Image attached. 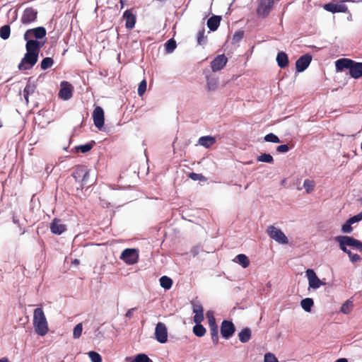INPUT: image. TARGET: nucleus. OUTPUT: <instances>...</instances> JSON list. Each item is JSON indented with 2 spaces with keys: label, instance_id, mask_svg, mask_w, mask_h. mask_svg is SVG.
Here are the masks:
<instances>
[{
  "label": "nucleus",
  "instance_id": "f257e3e1",
  "mask_svg": "<svg viewBox=\"0 0 362 362\" xmlns=\"http://www.w3.org/2000/svg\"><path fill=\"white\" fill-rule=\"evenodd\" d=\"M33 325L35 332L40 336H45L48 332V324L42 308H37L33 313Z\"/></svg>",
  "mask_w": 362,
  "mask_h": 362
},
{
  "label": "nucleus",
  "instance_id": "f03ea898",
  "mask_svg": "<svg viewBox=\"0 0 362 362\" xmlns=\"http://www.w3.org/2000/svg\"><path fill=\"white\" fill-rule=\"evenodd\" d=\"M267 233L270 238L281 245H286L288 243V239L284 233L274 226H270L267 229Z\"/></svg>",
  "mask_w": 362,
  "mask_h": 362
},
{
  "label": "nucleus",
  "instance_id": "7ed1b4c3",
  "mask_svg": "<svg viewBox=\"0 0 362 362\" xmlns=\"http://www.w3.org/2000/svg\"><path fill=\"white\" fill-rule=\"evenodd\" d=\"M139 257V250L135 248H127L120 255V259L128 265H133L137 263Z\"/></svg>",
  "mask_w": 362,
  "mask_h": 362
},
{
  "label": "nucleus",
  "instance_id": "20e7f679",
  "mask_svg": "<svg viewBox=\"0 0 362 362\" xmlns=\"http://www.w3.org/2000/svg\"><path fill=\"white\" fill-rule=\"evenodd\" d=\"M38 54L27 52L18 65L20 70H27L32 68L37 62Z\"/></svg>",
  "mask_w": 362,
  "mask_h": 362
},
{
  "label": "nucleus",
  "instance_id": "39448f33",
  "mask_svg": "<svg viewBox=\"0 0 362 362\" xmlns=\"http://www.w3.org/2000/svg\"><path fill=\"white\" fill-rule=\"evenodd\" d=\"M305 276L310 288L315 290L325 285V283L318 278L315 272L312 269H308L305 271Z\"/></svg>",
  "mask_w": 362,
  "mask_h": 362
},
{
  "label": "nucleus",
  "instance_id": "423d86ee",
  "mask_svg": "<svg viewBox=\"0 0 362 362\" xmlns=\"http://www.w3.org/2000/svg\"><path fill=\"white\" fill-rule=\"evenodd\" d=\"M155 337L156 340L161 344H164L168 341V330L164 323L158 322L156 325Z\"/></svg>",
  "mask_w": 362,
  "mask_h": 362
},
{
  "label": "nucleus",
  "instance_id": "0eeeda50",
  "mask_svg": "<svg viewBox=\"0 0 362 362\" xmlns=\"http://www.w3.org/2000/svg\"><path fill=\"white\" fill-rule=\"evenodd\" d=\"M89 175L90 171L87 170L84 167H79L76 169L75 171L74 176L76 179L80 178L82 177V185H92L94 182V178H93L90 181H89Z\"/></svg>",
  "mask_w": 362,
  "mask_h": 362
},
{
  "label": "nucleus",
  "instance_id": "6e6552de",
  "mask_svg": "<svg viewBox=\"0 0 362 362\" xmlns=\"http://www.w3.org/2000/svg\"><path fill=\"white\" fill-rule=\"evenodd\" d=\"M93 119L95 126L98 129H101L105 122L104 111L101 107L98 106L94 109L93 112Z\"/></svg>",
  "mask_w": 362,
  "mask_h": 362
},
{
  "label": "nucleus",
  "instance_id": "1a4fd4ad",
  "mask_svg": "<svg viewBox=\"0 0 362 362\" xmlns=\"http://www.w3.org/2000/svg\"><path fill=\"white\" fill-rule=\"evenodd\" d=\"M46 35V30L43 27H37L33 29L28 30L24 34V39L35 37L36 39H42Z\"/></svg>",
  "mask_w": 362,
  "mask_h": 362
},
{
  "label": "nucleus",
  "instance_id": "9d476101",
  "mask_svg": "<svg viewBox=\"0 0 362 362\" xmlns=\"http://www.w3.org/2000/svg\"><path fill=\"white\" fill-rule=\"evenodd\" d=\"M73 87L72 86L66 81H63L60 85V90L59 93V95L60 98L66 100L71 98L72 96Z\"/></svg>",
  "mask_w": 362,
  "mask_h": 362
},
{
  "label": "nucleus",
  "instance_id": "9b49d317",
  "mask_svg": "<svg viewBox=\"0 0 362 362\" xmlns=\"http://www.w3.org/2000/svg\"><path fill=\"white\" fill-rule=\"evenodd\" d=\"M228 59L224 54L217 56L211 63V69L216 72L222 69L226 64Z\"/></svg>",
  "mask_w": 362,
  "mask_h": 362
},
{
  "label": "nucleus",
  "instance_id": "f8f14e48",
  "mask_svg": "<svg viewBox=\"0 0 362 362\" xmlns=\"http://www.w3.org/2000/svg\"><path fill=\"white\" fill-rule=\"evenodd\" d=\"M37 12L33 8H26L21 17V22L23 24H29L33 22L37 18Z\"/></svg>",
  "mask_w": 362,
  "mask_h": 362
},
{
  "label": "nucleus",
  "instance_id": "ddd939ff",
  "mask_svg": "<svg viewBox=\"0 0 362 362\" xmlns=\"http://www.w3.org/2000/svg\"><path fill=\"white\" fill-rule=\"evenodd\" d=\"M312 57L309 54L300 57L296 62V71L302 72L305 71L310 64Z\"/></svg>",
  "mask_w": 362,
  "mask_h": 362
},
{
  "label": "nucleus",
  "instance_id": "4468645a",
  "mask_svg": "<svg viewBox=\"0 0 362 362\" xmlns=\"http://www.w3.org/2000/svg\"><path fill=\"white\" fill-rule=\"evenodd\" d=\"M274 0H261L260 4L257 8V13L262 17L266 16L273 5Z\"/></svg>",
  "mask_w": 362,
  "mask_h": 362
},
{
  "label": "nucleus",
  "instance_id": "2eb2a0df",
  "mask_svg": "<svg viewBox=\"0 0 362 362\" xmlns=\"http://www.w3.org/2000/svg\"><path fill=\"white\" fill-rule=\"evenodd\" d=\"M235 332V327L231 322L224 320L221 327V333L223 338L228 339Z\"/></svg>",
  "mask_w": 362,
  "mask_h": 362
},
{
  "label": "nucleus",
  "instance_id": "dca6fc26",
  "mask_svg": "<svg viewBox=\"0 0 362 362\" xmlns=\"http://www.w3.org/2000/svg\"><path fill=\"white\" fill-rule=\"evenodd\" d=\"M25 40L27 41L25 45L26 51L38 54L39 50L43 45V43L32 38L25 39Z\"/></svg>",
  "mask_w": 362,
  "mask_h": 362
},
{
  "label": "nucleus",
  "instance_id": "f3484780",
  "mask_svg": "<svg viewBox=\"0 0 362 362\" xmlns=\"http://www.w3.org/2000/svg\"><path fill=\"white\" fill-rule=\"evenodd\" d=\"M324 9L332 13H345L347 11V6L341 4H327L324 5Z\"/></svg>",
  "mask_w": 362,
  "mask_h": 362
},
{
  "label": "nucleus",
  "instance_id": "a211bd4d",
  "mask_svg": "<svg viewBox=\"0 0 362 362\" xmlns=\"http://www.w3.org/2000/svg\"><path fill=\"white\" fill-rule=\"evenodd\" d=\"M51 232L56 235H60L66 230V227L60 220L54 219L50 225Z\"/></svg>",
  "mask_w": 362,
  "mask_h": 362
},
{
  "label": "nucleus",
  "instance_id": "6ab92c4d",
  "mask_svg": "<svg viewBox=\"0 0 362 362\" xmlns=\"http://www.w3.org/2000/svg\"><path fill=\"white\" fill-rule=\"evenodd\" d=\"M193 313L194 314V322L196 324L201 323L204 320L203 307L200 304L194 303L193 304Z\"/></svg>",
  "mask_w": 362,
  "mask_h": 362
},
{
  "label": "nucleus",
  "instance_id": "aec40b11",
  "mask_svg": "<svg viewBox=\"0 0 362 362\" xmlns=\"http://www.w3.org/2000/svg\"><path fill=\"white\" fill-rule=\"evenodd\" d=\"M123 18L125 20V25L127 28L132 29L134 27L136 16L131 11H126L123 14Z\"/></svg>",
  "mask_w": 362,
  "mask_h": 362
},
{
  "label": "nucleus",
  "instance_id": "412c9836",
  "mask_svg": "<svg viewBox=\"0 0 362 362\" xmlns=\"http://www.w3.org/2000/svg\"><path fill=\"white\" fill-rule=\"evenodd\" d=\"M353 61L349 59H339L335 62L336 71L337 72L343 71L344 69H350Z\"/></svg>",
  "mask_w": 362,
  "mask_h": 362
},
{
  "label": "nucleus",
  "instance_id": "4be33fe9",
  "mask_svg": "<svg viewBox=\"0 0 362 362\" xmlns=\"http://www.w3.org/2000/svg\"><path fill=\"white\" fill-rule=\"evenodd\" d=\"M349 74L351 77L358 78L362 76V63L354 62L351 65Z\"/></svg>",
  "mask_w": 362,
  "mask_h": 362
},
{
  "label": "nucleus",
  "instance_id": "5701e85b",
  "mask_svg": "<svg viewBox=\"0 0 362 362\" xmlns=\"http://www.w3.org/2000/svg\"><path fill=\"white\" fill-rule=\"evenodd\" d=\"M336 240L339 243V245H344L346 247L351 246L354 247L358 241L357 240L349 236H338L336 238Z\"/></svg>",
  "mask_w": 362,
  "mask_h": 362
},
{
  "label": "nucleus",
  "instance_id": "b1692460",
  "mask_svg": "<svg viewBox=\"0 0 362 362\" xmlns=\"http://www.w3.org/2000/svg\"><path fill=\"white\" fill-rule=\"evenodd\" d=\"M216 140L214 136H201L198 140V144L205 148H210L212 146Z\"/></svg>",
  "mask_w": 362,
  "mask_h": 362
},
{
  "label": "nucleus",
  "instance_id": "393cba45",
  "mask_svg": "<svg viewBox=\"0 0 362 362\" xmlns=\"http://www.w3.org/2000/svg\"><path fill=\"white\" fill-rule=\"evenodd\" d=\"M221 19V16H214L211 17L207 21L208 28L211 31H215L220 25Z\"/></svg>",
  "mask_w": 362,
  "mask_h": 362
},
{
  "label": "nucleus",
  "instance_id": "a878e982",
  "mask_svg": "<svg viewBox=\"0 0 362 362\" xmlns=\"http://www.w3.org/2000/svg\"><path fill=\"white\" fill-rule=\"evenodd\" d=\"M276 62L281 68L286 67L288 64L287 54L284 52H279L276 56Z\"/></svg>",
  "mask_w": 362,
  "mask_h": 362
},
{
  "label": "nucleus",
  "instance_id": "bb28decb",
  "mask_svg": "<svg viewBox=\"0 0 362 362\" xmlns=\"http://www.w3.org/2000/svg\"><path fill=\"white\" fill-rule=\"evenodd\" d=\"M218 79L216 77H208L206 79V88L209 91H214L218 88Z\"/></svg>",
  "mask_w": 362,
  "mask_h": 362
},
{
  "label": "nucleus",
  "instance_id": "cd10ccee",
  "mask_svg": "<svg viewBox=\"0 0 362 362\" xmlns=\"http://www.w3.org/2000/svg\"><path fill=\"white\" fill-rule=\"evenodd\" d=\"M314 305V301L311 298H306L300 301V306L303 310L307 313H310Z\"/></svg>",
  "mask_w": 362,
  "mask_h": 362
},
{
  "label": "nucleus",
  "instance_id": "c85d7f7f",
  "mask_svg": "<svg viewBox=\"0 0 362 362\" xmlns=\"http://www.w3.org/2000/svg\"><path fill=\"white\" fill-rule=\"evenodd\" d=\"M239 339L241 342L245 343L248 341L251 337V331L248 328L243 329L238 334Z\"/></svg>",
  "mask_w": 362,
  "mask_h": 362
},
{
  "label": "nucleus",
  "instance_id": "c756f323",
  "mask_svg": "<svg viewBox=\"0 0 362 362\" xmlns=\"http://www.w3.org/2000/svg\"><path fill=\"white\" fill-rule=\"evenodd\" d=\"M353 306V301L351 300H347L342 304L340 311L344 314L348 315L352 310Z\"/></svg>",
  "mask_w": 362,
  "mask_h": 362
},
{
  "label": "nucleus",
  "instance_id": "7c9ffc66",
  "mask_svg": "<svg viewBox=\"0 0 362 362\" xmlns=\"http://www.w3.org/2000/svg\"><path fill=\"white\" fill-rule=\"evenodd\" d=\"M160 284L161 287L165 289H170L173 284V281L170 278L163 276L160 279Z\"/></svg>",
  "mask_w": 362,
  "mask_h": 362
},
{
  "label": "nucleus",
  "instance_id": "2f4dec72",
  "mask_svg": "<svg viewBox=\"0 0 362 362\" xmlns=\"http://www.w3.org/2000/svg\"><path fill=\"white\" fill-rule=\"evenodd\" d=\"M237 262L242 265L243 268H246L250 264V261L245 255L240 254L236 256Z\"/></svg>",
  "mask_w": 362,
  "mask_h": 362
},
{
  "label": "nucleus",
  "instance_id": "473e14b6",
  "mask_svg": "<svg viewBox=\"0 0 362 362\" xmlns=\"http://www.w3.org/2000/svg\"><path fill=\"white\" fill-rule=\"evenodd\" d=\"M193 332L197 337H203L206 333V329L201 323H198L193 327Z\"/></svg>",
  "mask_w": 362,
  "mask_h": 362
},
{
  "label": "nucleus",
  "instance_id": "72a5a7b5",
  "mask_svg": "<svg viewBox=\"0 0 362 362\" xmlns=\"http://www.w3.org/2000/svg\"><path fill=\"white\" fill-rule=\"evenodd\" d=\"M315 186V183L311 180H305L303 182V187L307 193H310L313 191Z\"/></svg>",
  "mask_w": 362,
  "mask_h": 362
},
{
  "label": "nucleus",
  "instance_id": "f704fd0d",
  "mask_svg": "<svg viewBox=\"0 0 362 362\" xmlns=\"http://www.w3.org/2000/svg\"><path fill=\"white\" fill-rule=\"evenodd\" d=\"M130 362H153L149 357L144 354H139L135 356L134 359H132Z\"/></svg>",
  "mask_w": 362,
  "mask_h": 362
},
{
  "label": "nucleus",
  "instance_id": "c9c22d12",
  "mask_svg": "<svg viewBox=\"0 0 362 362\" xmlns=\"http://www.w3.org/2000/svg\"><path fill=\"white\" fill-rule=\"evenodd\" d=\"M9 35L10 27L8 25H4L1 27L0 29V37L4 40H6L9 37Z\"/></svg>",
  "mask_w": 362,
  "mask_h": 362
},
{
  "label": "nucleus",
  "instance_id": "e433bc0d",
  "mask_svg": "<svg viewBox=\"0 0 362 362\" xmlns=\"http://www.w3.org/2000/svg\"><path fill=\"white\" fill-rule=\"evenodd\" d=\"M257 160L259 162L272 163L273 162V157L270 154L263 153L258 156Z\"/></svg>",
  "mask_w": 362,
  "mask_h": 362
},
{
  "label": "nucleus",
  "instance_id": "4c0bfd02",
  "mask_svg": "<svg viewBox=\"0 0 362 362\" xmlns=\"http://www.w3.org/2000/svg\"><path fill=\"white\" fill-rule=\"evenodd\" d=\"M82 331H83L82 323H78V325H76L75 326V327L74 329L73 337L74 339H78L81 336Z\"/></svg>",
  "mask_w": 362,
  "mask_h": 362
},
{
  "label": "nucleus",
  "instance_id": "58836bf2",
  "mask_svg": "<svg viewBox=\"0 0 362 362\" xmlns=\"http://www.w3.org/2000/svg\"><path fill=\"white\" fill-rule=\"evenodd\" d=\"M53 59L50 57L45 58L41 62V69L45 70L51 67L53 64Z\"/></svg>",
  "mask_w": 362,
  "mask_h": 362
},
{
  "label": "nucleus",
  "instance_id": "ea45409f",
  "mask_svg": "<svg viewBox=\"0 0 362 362\" xmlns=\"http://www.w3.org/2000/svg\"><path fill=\"white\" fill-rule=\"evenodd\" d=\"M206 317L208 319L209 327H217L215 317H214V313L211 310H209L206 313Z\"/></svg>",
  "mask_w": 362,
  "mask_h": 362
},
{
  "label": "nucleus",
  "instance_id": "a19ab883",
  "mask_svg": "<svg viewBox=\"0 0 362 362\" xmlns=\"http://www.w3.org/2000/svg\"><path fill=\"white\" fill-rule=\"evenodd\" d=\"M88 354L92 362H102V358L98 353L91 351Z\"/></svg>",
  "mask_w": 362,
  "mask_h": 362
},
{
  "label": "nucleus",
  "instance_id": "79ce46f5",
  "mask_svg": "<svg viewBox=\"0 0 362 362\" xmlns=\"http://www.w3.org/2000/svg\"><path fill=\"white\" fill-rule=\"evenodd\" d=\"M176 48V42L174 40H169L165 44V49L168 53L173 52Z\"/></svg>",
  "mask_w": 362,
  "mask_h": 362
},
{
  "label": "nucleus",
  "instance_id": "37998d69",
  "mask_svg": "<svg viewBox=\"0 0 362 362\" xmlns=\"http://www.w3.org/2000/svg\"><path fill=\"white\" fill-rule=\"evenodd\" d=\"M211 334V339L214 344L218 341V327H209Z\"/></svg>",
  "mask_w": 362,
  "mask_h": 362
},
{
  "label": "nucleus",
  "instance_id": "c03bdc74",
  "mask_svg": "<svg viewBox=\"0 0 362 362\" xmlns=\"http://www.w3.org/2000/svg\"><path fill=\"white\" fill-rule=\"evenodd\" d=\"M264 140L267 142H272V143H279L280 142L279 137L272 133L267 134L264 136Z\"/></svg>",
  "mask_w": 362,
  "mask_h": 362
},
{
  "label": "nucleus",
  "instance_id": "a18cd8bd",
  "mask_svg": "<svg viewBox=\"0 0 362 362\" xmlns=\"http://www.w3.org/2000/svg\"><path fill=\"white\" fill-rule=\"evenodd\" d=\"M146 86H147V83H146V80H142L139 85V87H138V94L139 96H142L146 90Z\"/></svg>",
  "mask_w": 362,
  "mask_h": 362
},
{
  "label": "nucleus",
  "instance_id": "49530a36",
  "mask_svg": "<svg viewBox=\"0 0 362 362\" xmlns=\"http://www.w3.org/2000/svg\"><path fill=\"white\" fill-rule=\"evenodd\" d=\"M35 87L30 84H28L24 89V98L26 102H28V95L34 92Z\"/></svg>",
  "mask_w": 362,
  "mask_h": 362
},
{
  "label": "nucleus",
  "instance_id": "de8ad7c7",
  "mask_svg": "<svg viewBox=\"0 0 362 362\" xmlns=\"http://www.w3.org/2000/svg\"><path fill=\"white\" fill-rule=\"evenodd\" d=\"M264 362H279V361L274 354L268 352L264 354Z\"/></svg>",
  "mask_w": 362,
  "mask_h": 362
},
{
  "label": "nucleus",
  "instance_id": "09e8293b",
  "mask_svg": "<svg viewBox=\"0 0 362 362\" xmlns=\"http://www.w3.org/2000/svg\"><path fill=\"white\" fill-rule=\"evenodd\" d=\"M351 223L347 220L346 222L342 225L341 231L344 233H350L352 231Z\"/></svg>",
  "mask_w": 362,
  "mask_h": 362
},
{
  "label": "nucleus",
  "instance_id": "8fccbe9b",
  "mask_svg": "<svg viewBox=\"0 0 362 362\" xmlns=\"http://www.w3.org/2000/svg\"><path fill=\"white\" fill-rule=\"evenodd\" d=\"M189 177L193 180H199V181H206V178L202 175L198 173H192L189 174Z\"/></svg>",
  "mask_w": 362,
  "mask_h": 362
},
{
  "label": "nucleus",
  "instance_id": "3c124183",
  "mask_svg": "<svg viewBox=\"0 0 362 362\" xmlns=\"http://www.w3.org/2000/svg\"><path fill=\"white\" fill-rule=\"evenodd\" d=\"M348 221L351 223H356L361 221H362V211L359 214L352 216L351 218H349Z\"/></svg>",
  "mask_w": 362,
  "mask_h": 362
},
{
  "label": "nucleus",
  "instance_id": "603ef678",
  "mask_svg": "<svg viewBox=\"0 0 362 362\" xmlns=\"http://www.w3.org/2000/svg\"><path fill=\"white\" fill-rule=\"evenodd\" d=\"M204 29H202L198 32L197 34V42L199 45H202L204 42Z\"/></svg>",
  "mask_w": 362,
  "mask_h": 362
},
{
  "label": "nucleus",
  "instance_id": "864d4df0",
  "mask_svg": "<svg viewBox=\"0 0 362 362\" xmlns=\"http://www.w3.org/2000/svg\"><path fill=\"white\" fill-rule=\"evenodd\" d=\"M92 146H93L90 144H86L78 146L77 150L80 151L82 153H86L92 148Z\"/></svg>",
  "mask_w": 362,
  "mask_h": 362
},
{
  "label": "nucleus",
  "instance_id": "5fc2aeb1",
  "mask_svg": "<svg viewBox=\"0 0 362 362\" xmlns=\"http://www.w3.org/2000/svg\"><path fill=\"white\" fill-rule=\"evenodd\" d=\"M243 37V31H237L234 33L233 36V41L234 42H239Z\"/></svg>",
  "mask_w": 362,
  "mask_h": 362
},
{
  "label": "nucleus",
  "instance_id": "6e6d98bb",
  "mask_svg": "<svg viewBox=\"0 0 362 362\" xmlns=\"http://www.w3.org/2000/svg\"><path fill=\"white\" fill-rule=\"evenodd\" d=\"M350 260L352 262H356L361 261V257L357 254H353L352 252L349 255Z\"/></svg>",
  "mask_w": 362,
  "mask_h": 362
},
{
  "label": "nucleus",
  "instance_id": "4d7b16f0",
  "mask_svg": "<svg viewBox=\"0 0 362 362\" xmlns=\"http://www.w3.org/2000/svg\"><path fill=\"white\" fill-rule=\"evenodd\" d=\"M276 150H277V151H279L280 153H286L288 151L289 148L287 145L284 144V145H280V146H277Z\"/></svg>",
  "mask_w": 362,
  "mask_h": 362
},
{
  "label": "nucleus",
  "instance_id": "13d9d810",
  "mask_svg": "<svg viewBox=\"0 0 362 362\" xmlns=\"http://www.w3.org/2000/svg\"><path fill=\"white\" fill-rule=\"evenodd\" d=\"M339 247L340 249L344 252H346L348 255H349V254L351 253V252L349 250H348L346 246L339 245Z\"/></svg>",
  "mask_w": 362,
  "mask_h": 362
},
{
  "label": "nucleus",
  "instance_id": "bf43d9fd",
  "mask_svg": "<svg viewBox=\"0 0 362 362\" xmlns=\"http://www.w3.org/2000/svg\"><path fill=\"white\" fill-rule=\"evenodd\" d=\"M134 309L135 308H132V309H129V310H127V312L126 313V317L131 318L132 317L133 311L134 310Z\"/></svg>",
  "mask_w": 362,
  "mask_h": 362
},
{
  "label": "nucleus",
  "instance_id": "052dcab7",
  "mask_svg": "<svg viewBox=\"0 0 362 362\" xmlns=\"http://www.w3.org/2000/svg\"><path fill=\"white\" fill-rule=\"evenodd\" d=\"M355 247L358 249L360 252H362V243L358 240Z\"/></svg>",
  "mask_w": 362,
  "mask_h": 362
},
{
  "label": "nucleus",
  "instance_id": "680f3d73",
  "mask_svg": "<svg viewBox=\"0 0 362 362\" xmlns=\"http://www.w3.org/2000/svg\"><path fill=\"white\" fill-rule=\"evenodd\" d=\"M79 263H80V262L77 259H75L74 260H73L71 262V264H74V265H76V266H78L79 264Z\"/></svg>",
  "mask_w": 362,
  "mask_h": 362
},
{
  "label": "nucleus",
  "instance_id": "e2e57ef3",
  "mask_svg": "<svg viewBox=\"0 0 362 362\" xmlns=\"http://www.w3.org/2000/svg\"><path fill=\"white\" fill-rule=\"evenodd\" d=\"M335 362H348L346 358H341L337 359Z\"/></svg>",
  "mask_w": 362,
  "mask_h": 362
},
{
  "label": "nucleus",
  "instance_id": "0e129e2a",
  "mask_svg": "<svg viewBox=\"0 0 362 362\" xmlns=\"http://www.w3.org/2000/svg\"><path fill=\"white\" fill-rule=\"evenodd\" d=\"M0 362H9L7 358H0Z\"/></svg>",
  "mask_w": 362,
  "mask_h": 362
},
{
  "label": "nucleus",
  "instance_id": "69168bd1",
  "mask_svg": "<svg viewBox=\"0 0 362 362\" xmlns=\"http://www.w3.org/2000/svg\"><path fill=\"white\" fill-rule=\"evenodd\" d=\"M353 0H343L342 2H353Z\"/></svg>",
  "mask_w": 362,
  "mask_h": 362
}]
</instances>
